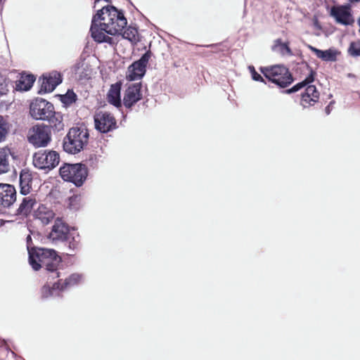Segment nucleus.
Masks as SVG:
<instances>
[{"label": "nucleus", "mask_w": 360, "mask_h": 360, "mask_svg": "<svg viewBox=\"0 0 360 360\" xmlns=\"http://www.w3.org/2000/svg\"><path fill=\"white\" fill-rule=\"evenodd\" d=\"M123 13L112 6H103L93 16L90 28L91 37L98 43L113 44L110 36L121 34L127 25Z\"/></svg>", "instance_id": "1"}, {"label": "nucleus", "mask_w": 360, "mask_h": 360, "mask_svg": "<svg viewBox=\"0 0 360 360\" xmlns=\"http://www.w3.org/2000/svg\"><path fill=\"white\" fill-rule=\"evenodd\" d=\"M60 262L61 258L53 249L37 248L34 252H30L29 262L35 271L44 267L47 271L53 273Z\"/></svg>", "instance_id": "2"}, {"label": "nucleus", "mask_w": 360, "mask_h": 360, "mask_svg": "<svg viewBox=\"0 0 360 360\" xmlns=\"http://www.w3.org/2000/svg\"><path fill=\"white\" fill-rule=\"evenodd\" d=\"M88 138L89 134L86 129L77 127L71 128L64 138L63 148L69 153L76 154L80 152L87 143Z\"/></svg>", "instance_id": "3"}, {"label": "nucleus", "mask_w": 360, "mask_h": 360, "mask_svg": "<svg viewBox=\"0 0 360 360\" xmlns=\"http://www.w3.org/2000/svg\"><path fill=\"white\" fill-rule=\"evenodd\" d=\"M60 175L65 181L80 186L86 179L88 172L86 166L82 164L66 163L60 168Z\"/></svg>", "instance_id": "4"}, {"label": "nucleus", "mask_w": 360, "mask_h": 360, "mask_svg": "<svg viewBox=\"0 0 360 360\" xmlns=\"http://www.w3.org/2000/svg\"><path fill=\"white\" fill-rule=\"evenodd\" d=\"M60 162L59 154L55 150H39L33 156V164L40 169L51 170Z\"/></svg>", "instance_id": "5"}, {"label": "nucleus", "mask_w": 360, "mask_h": 360, "mask_svg": "<svg viewBox=\"0 0 360 360\" xmlns=\"http://www.w3.org/2000/svg\"><path fill=\"white\" fill-rule=\"evenodd\" d=\"M264 75L281 87H285L292 82V76L288 70L281 65L266 68Z\"/></svg>", "instance_id": "6"}, {"label": "nucleus", "mask_w": 360, "mask_h": 360, "mask_svg": "<svg viewBox=\"0 0 360 360\" xmlns=\"http://www.w3.org/2000/svg\"><path fill=\"white\" fill-rule=\"evenodd\" d=\"M54 107L52 103L42 98L34 100L30 107V113L35 120H46L53 115Z\"/></svg>", "instance_id": "7"}, {"label": "nucleus", "mask_w": 360, "mask_h": 360, "mask_svg": "<svg viewBox=\"0 0 360 360\" xmlns=\"http://www.w3.org/2000/svg\"><path fill=\"white\" fill-rule=\"evenodd\" d=\"M27 139L35 147H45L51 141V130L45 125H35L29 130Z\"/></svg>", "instance_id": "8"}, {"label": "nucleus", "mask_w": 360, "mask_h": 360, "mask_svg": "<svg viewBox=\"0 0 360 360\" xmlns=\"http://www.w3.org/2000/svg\"><path fill=\"white\" fill-rule=\"evenodd\" d=\"M150 58V53L146 52L137 61L128 68L127 77L131 80L140 79L146 72V68Z\"/></svg>", "instance_id": "9"}, {"label": "nucleus", "mask_w": 360, "mask_h": 360, "mask_svg": "<svg viewBox=\"0 0 360 360\" xmlns=\"http://www.w3.org/2000/svg\"><path fill=\"white\" fill-rule=\"evenodd\" d=\"M94 122L96 129L102 133L108 132L116 127L115 117L107 112L96 113L94 116Z\"/></svg>", "instance_id": "10"}, {"label": "nucleus", "mask_w": 360, "mask_h": 360, "mask_svg": "<svg viewBox=\"0 0 360 360\" xmlns=\"http://www.w3.org/2000/svg\"><path fill=\"white\" fill-rule=\"evenodd\" d=\"M16 200L15 188L7 184H0V205L8 207Z\"/></svg>", "instance_id": "11"}, {"label": "nucleus", "mask_w": 360, "mask_h": 360, "mask_svg": "<svg viewBox=\"0 0 360 360\" xmlns=\"http://www.w3.org/2000/svg\"><path fill=\"white\" fill-rule=\"evenodd\" d=\"M141 88L140 83L132 84L127 88L123 98L126 107L130 108L141 98Z\"/></svg>", "instance_id": "12"}, {"label": "nucleus", "mask_w": 360, "mask_h": 360, "mask_svg": "<svg viewBox=\"0 0 360 360\" xmlns=\"http://www.w3.org/2000/svg\"><path fill=\"white\" fill-rule=\"evenodd\" d=\"M41 91L51 92L61 83V75L58 72H52L49 75H44L41 79Z\"/></svg>", "instance_id": "13"}, {"label": "nucleus", "mask_w": 360, "mask_h": 360, "mask_svg": "<svg viewBox=\"0 0 360 360\" xmlns=\"http://www.w3.org/2000/svg\"><path fill=\"white\" fill-rule=\"evenodd\" d=\"M69 229L61 219L57 218L50 233L52 240H65L67 238Z\"/></svg>", "instance_id": "14"}, {"label": "nucleus", "mask_w": 360, "mask_h": 360, "mask_svg": "<svg viewBox=\"0 0 360 360\" xmlns=\"http://www.w3.org/2000/svg\"><path fill=\"white\" fill-rule=\"evenodd\" d=\"M330 13L341 24L348 25L352 21L350 13L346 6H334L331 8Z\"/></svg>", "instance_id": "15"}, {"label": "nucleus", "mask_w": 360, "mask_h": 360, "mask_svg": "<svg viewBox=\"0 0 360 360\" xmlns=\"http://www.w3.org/2000/svg\"><path fill=\"white\" fill-rule=\"evenodd\" d=\"M34 216L43 224H48L54 217V212L44 205H40L34 212Z\"/></svg>", "instance_id": "16"}, {"label": "nucleus", "mask_w": 360, "mask_h": 360, "mask_svg": "<svg viewBox=\"0 0 360 360\" xmlns=\"http://www.w3.org/2000/svg\"><path fill=\"white\" fill-rule=\"evenodd\" d=\"M12 153L7 148H0V174L8 172L11 169Z\"/></svg>", "instance_id": "17"}, {"label": "nucleus", "mask_w": 360, "mask_h": 360, "mask_svg": "<svg viewBox=\"0 0 360 360\" xmlns=\"http://www.w3.org/2000/svg\"><path fill=\"white\" fill-rule=\"evenodd\" d=\"M120 90V84L116 83L111 86L107 95L108 101L115 107L121 106Z\"/></svg>", "instance_id": "18"}, {"label": "nucleus", "mask_w": 360, "mask_h": 360, "mask_svg": "<svg viewBox=\"0 0 360 360\" xmlns=\"http://www.w3.org/2000/svg\"><path fill=\"white\" fill-rule=\"evenodd\" d=\"M315 97V86L308 85L304 93L302 94L301 105L304 108L314 105Z\"/></svg>", "instance_id": "19"}, {"label": "nucleus", "mask_w": 360, "mask_h": 360, "mask_svg": "<svg viewBox=\"0 0 360 360\" xmlns=\"http://www.w3.org/2000/svg\"><path fill=\"white\" fill-rule=\"evenodd\" d=\"M34 80L35 78L32 75H22L16 82L15 89L18 91H27L32 87Z\"/></svg>", "instance_id": "20"}, {"label": "nucleus", "mask_w": 360, "mask_h": 360, "mask_svg": "<svg viewBox=\"0 0 360 360\" xmlns=\"http://www.w3.org/2000/svg\"><path fill=\"white\" fill-rule=\"evenodd\" d=\"M34 203L35 200L31 197L23 198L22 202L18 209V214L22 216H27L30 212Z\"/></svg>", "instance_id": "21"}, {"label": "nucleus", "mask_w": 360, "mask_h": 360, "mask_svg": "<svg viewBox=\"0 0 360 360\" xmlns=\"http://www.w3.org/2000/svg\"><path fill=\"white\" fill-rule=\"evenodd\" d=\"M51 126L56 131H59L63 129L64 124L63 123V116L60 112L54 111L53 115L51 116L50 119H47Z\"/></svg>", "instance_id": "22"}, {"label": "nucleus", "mask_w": 360, "mask_h": 360, "mask_svg": "<svg viewBox=\"0 0 360 360\" xmlns=\"http://www.w3.org/2000/svg\"><path fill=\"white\" fill-rule=\"evenodd\" d=\"M30 176L27 173H21L20 175V191L22 194L25 195L30 191Z\"/></svg>", "instance_id": "23"}, {"label": "nucleus", "mask_w": 360, "mask_h": 360, "mask_svg": "<svg viewBox=\"0 0 360 360\" xmlns=\"http://www.w3.org/2000/svg\"><path fill=\"white\" fill-rule=\"evenodd\" d=\"M338 53L334 50L320 51L316 49V56L326 61H335Z\"/></svg>", "instance_id": "24"}, {"label": "nucleus", "mask_w": 360, "mask_h": 360, "mask_svg": "<svg viewBox=\"0 0 360 360\" xmlns=\"http://www.w3.org/2000/svg\"><path fill=\"white\" fill-rule=\"evenodd\" d=\"M137 33L136 28L129 27L122 32V34L123 38L128 39L131 42H136L138 41Z\"/></svg>", "instance_id": "25"}, {"label": "nucleus", "mask_w": 360, "mask_h": 360, "mask_svg": "<svg viewBox=\"0 0 360 360\" xmlns=\"http://www.w3.org/2000/svg\"><path fill=\"white\" fill-rule=\"evenodd\" d=\"M275 51L280 52L282 55H290L291 51L286 44L282 43L281 40L278 39L274 46Z\"/></svg>", "instance_id": "26"}, {"label": "nucleus", "mask_w": 360, "mask_h": 360, "mask_svg": "<svg viewBox=\"0 0 360 360\" xmlns=\"http://www.w3.org/2000/svg\"><path fill=\"white\" fill-rule=\"evenodd\" d=\"M9 130V124L4 120V118L0 115V142L5 140L6 135Z\"/></svg>", "instance_id": "27"}, {"label": "nucleus", "mask_w": 360, "mask_h": 360, "mask_svg": "<svg viewBox=\"0 0 360 360\" xmlns=\"http://www.w3.org/2000/svg\"><path fill=\"white\" fill-rule=\"evenodd\" d=\"M314 81V78H313V75L312 74H311L307 78H306L304 81H302V82H300L298 84H297L296 85H295L293 87H292L291 89H288L287 91L288 93L290 94V93H293V92H295V91H297L298 90H300V89H302V87H304L306 86L307 85H308L309 83L312 82Z\"/></svg>", "instance_id": "28"}, {"label": "nucleus", "mask_w": 360, "mask_h": 360, "mask_svg": "<svg viewBox=\"0 0 360 360\" xmlns=\"http://www.w3.org/2000/svg\"><path fill=\"white\" fill-rule=\"evenodd\" d=\"M76 94L72 91H68L61 98V101L65 105H70L76 101Z\"/></svg>", "instance_id": "29"}, {"label": "nucleus", "mask_w": 360, "mask_h": 360, "mask_svg": "<svg viewBox=\"0 0 360 360\" xmlns=\"http://www.w3.org/2000/svg\"><path fill=\"white\" fill-rule=\"evenodd\" d=\"M348 52L352 56H360V44L358 42H352L348 49Z\"/></svg>", "instance_id": "30"}, {"label": "nucleus", "mask_w": 360, "mask_h": 360, "mask_svg": "<svg viewBox=\"0 0 360 360\" xmlns=\"http://www.w3.org/2000/svg\"><path fill=\"white\" fill-rule=\"evenodd\" d=\"M80 276L79 274H72L69 278L66 279L64 282L65 287L75 285L78 283L80 280Z\"/></svg>", "instance_id": "31"}, {"label": "nucleus", "mask_w": 360, "mask_h": 360, "mask_svg": "<svg viewBox=\"0 0 360 360\" xmlns=\"http://www.w3.org/2000/svg\"><path fill=\"white\" fill-rule=\"evenodd\" d=\"M8 91V84L6 79L0 75V95L6 94Z\"/></svg>", "instance_id": "32"}, {"label": "nucleus", "mask_w": 360, "mask_h": 360, "mask_svg": "<svg viewBox=\"0 0 360 360\" xmlns=\"http://www.w3.org/2000/svg\"><path fill=\"white\" fill-rule=\"evenodd\" d=\"M249 69H250V70L251 72L252 77V79L254 80H255V81H263V79H262V76L255 71L254 67L250 66Z\"/></svg>", "instance_id": "33"}, {"label": "nucleus", "mask_w": 360, "mask_h": 360, "mask_svg": "<svg viewBox=\"0 0 360 360\" xmlns=\"http://www.w3.org/2000/svg\"><path fill=\"white\" fill-rule=\"evenodd\" d=\"M65 287H64L62 284H60L59 282L58 283H56L53 284V288L51 290H49L50 291V294L51 295H53V291L55 290V289H60V290H63Z\"/></svg>", "instance_id": "34"}, {"label": "nucleus", "mask_w": 360, "mask_h": 360, "mask_svg": "<svg viewBox=\"0 0 360 360\" xmlns=\"http://www.w3.org/2000/svg\"><path fill=\"white\" fill-rule=\"evenodd\" d=\"M31 242H32V238H31V236L29 235V236H27V250H28L29 253H30V252H32L30 251V248H32V247H31Z\"/></svg>", "instance_id": "35"}, {"label": "nucleus", "mask_w": 360, "mask_h": 360, "mask_svg": "<svg viewBox=\"0 0 360 360\" xmlns=\"http://www.w3.org/2000/svg\"><path fill=\"white\" fill-rule=\"evenodd\" d=\"M101 0H96L95 2H94V7L96 6L97 4ZM106 2H108L109 0H105Z\"/></svg>", "instance_id": "36"}, {"label": "nucleus", "mask_w": 360, "mask_h": 360, "mask_svg": "<svg viewBox=\"0 0 360 360\" xmlns=\"http://www.w3.org/2000/svg\"><path fill=\"white\" fill-rule=\"evenodd\" d=\"M59 276V274L58 272H56L55 273V276L53 277H58Z\"/></svg>", "instance_id": "37"}, {"label": "nucleus", "mask_w": 360, "mask_h": 360, "mask_svg": "<svg viewBox=\"0 0 360 360\" xmlns=\"http://www.w3.org/2000/svg\"><path fill=\"white\" fill-rule=\"evenodd\" d=\"M326 112H327V113H328V114L329 113V106H328V107L326 108Z\"/></svg>", "instance_id": "38"}, {"label": "nucleus", "mask_w": 360, "mask_h": 360, "mask_svg": "<svg viewBox=\"0 0 360 360\" xmlns=\"http://www.w3.org/2000/svg\"><path fill=\"white\" fill-rule=\"evenodd\" d=\"M309 48H310L312 51H315V48H314L313 46H309Z\"/></svg>", "instance_id": "39"}, {"label": "nucleus", "mask_w": 360, "mask_h": 360, "mask_svg": "<svg viewBox=\"0 0 360 360\" xmlns=\"http://www.w3.org/2000/svg\"><path fill=\"white\" fill-rule=\"evenodd\" d=\"M79 68L78 67L77 68V73H79Z\"/></svg>", "instance_id": "40"}]
</instances>
